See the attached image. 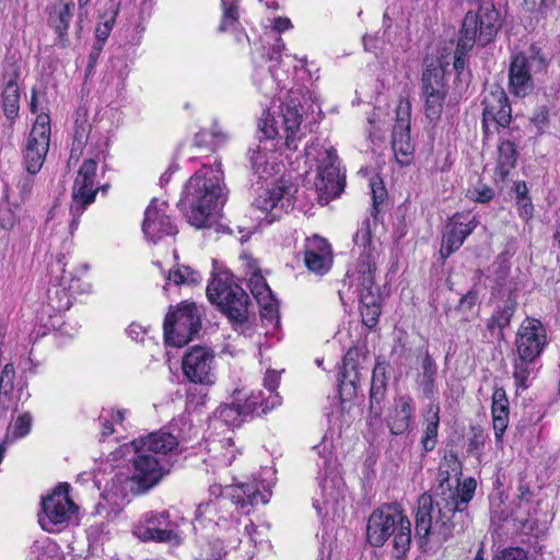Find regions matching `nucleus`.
<instances>
[{
  "mask_svg": "<svg viewBox=\"0 0 560 560\" xmlns=\"http://www.w3.org/2000/svg\"><path fill=\"white\" fill-rule=\"evenodd\" d=\"M462 464L455 454L445 456L440 467L439 486L434 498L423 493L418 499L416 512V535L427 540L431 534L438 533L444 539L456 529L454 518L463 517L468 503L476 491V480L467 478L460 485Z\"/></svg>",
  "mask_w": 560,
  "mask_h": 560,
  "instance_id": "f257e3e1",
  "label": "nucleus"
},
{
  "mask_svg": "<svg viewBox=\"0 0 560 560\" xmlns=\"http://www.w3.org/2000/svg\"><path fill=\"white\" fill-rule=\"evenodd\" d=\"M226 497L198 504L194 520L195 528H228L230 522L235 520L234 511L248 515L254 505L268 503L271 495L269 491H261L260 483L255 481L232 485L226 488Z\"/></svg>",
  "mask_w": 560,
  "mask_h": 560,
  "instance_id": "f03ea898",
  "label": "nucleus"
},
{
  "mask_svg": "<svg viewBox=\"0 0 560 560\" xmlns=\"http://www.w3.org/2000/svg\"><path fill=\"white\" fill-rule=\"evenodd\" d=\"M221 164L202 166L186 185L183 201L189 206L187 220L197 229L210 226L212 217L225 202Z\"/></svg>",
  "mask_w": 560,
  "mask_h": 560,
  "instance_id": "7ed1b4c3",
  "label": "nucleus"
},
{
  "mask_svg": "<svg viewBox=\"0 0 560 560\" xmlns=\"http://www.w3.org/2000/svg\"><path fill=\"white\" fill-rule=\"evenodd\" d=\"M393 537V555L406 556L411 545V523L401 506L396 503L382 504L368 520L366 538L371 546L381 547Z\"/></svg>",
  "mask_w": 560,
  "mask_h": 560,
  "instance_id": "20e7f679",
  "label": "nucleus"
},
{
  "mask_svg": "<svg viewBox=\"0 0 560 560\" xmlns=\"http://www.w3.org/2000/svg\"><path fill=\"white\" fill-rule=\"evenodd\" d=\"M354 244L362 248L357 270L360 280V304L361 306L381 305L378 287L374 283V272L380 259L381 243L372 238L371 222L365 219L353 236Z\"/></svg>",
  "mask_w": 560,
  "mask_h": 560,
  "instance_id": "39448f33",
  "label": "nucleus"
},
{
  "mask_svg": "<svg viewBox=\"0 0 560 560\" xmlns=\"http://www.w3.org/2000/svg\"><path fill=\"white\" fill-rule=\"evenodd\" d=\"M305 155L317 163L315 187L319 199L328 202L338 197L345 187V175L340 173L336 150L326 141L316 139L305 148Z\"/></svg>",
  "mask_w": 560,
  "mask_h": 560,
  "instance_id": "423d86ee",
  "label": "nucleus"
},
{
  "mask_svg": "<svg viewBox=\"0 0 560 560\" xmlns=\"http://www.w3.org/2000/svg\"><path fill=\"white\" fill-rule=\"evenodd\" d=\"M207 296L231 322L242 324L247 319L248 295L228 273L213 277L207 287Z\"/></svg>",
  "mask_w": 560,
  "mask_h": 560,
  "instance_id": "0eeeda50",
  "label": "nucleus"
},
{
  "mask_svg": "<svg viewBox=\"0 0 560 560\" xmlns=\"http://www.w3.org/2000/svg\"><path fill=\"white\" fill-rule=\"evenodd\" d=\"M499 27V12L493 4L487 2L477 12L468 11L459 32L460 48L472 49L475 44L486 46L493 40Z\"/></svg>",
  "mask_w": 560,
  "mask_h": 560,
  "instance_id": "6e6552de",
  "label": "nucleus"
},
{
  "mask_svg": "<svg viewBox=\"0 0 560 560\" xmlns=\"http://www.w3.org/2000/svg\"><path fill=\"white\" fill-rule=\"evenodd\" d=\"M201 325L200 315L194 303L183 304L167 313L164 320L165 342L183 347L198 332Z\"/></svg>",
  "mask_w": 560,
  "mask_h": 560,
  "instance_id": "1a4fd4ad",
  "label": "nucleus"
},
{
  "mask_svg": "<svg viewBox=\"0 0 560 560\" xmlns=\"http://www.w3.org/2000/svg\"><path fill=\"white\" fill-rule=\"evenodd\" d=\"M97 162L93 159L85 160L77 172L72 186V214L71 228L78 226L79 219L84 210L95 201L98 188L95 183Z\"/></svg>",
  "mask_w": 560,
  "mask_h": 560,
  "instance_id": "9d476101",
  "label": "nucleus"
},
{
  "mask_svg": "<svg viewBox=\"0 0 560 560\" xmlns=\"http://www.w3.org/2000/svg\"><path fill=\"white\" fill-rule=\"evenodd\" d=\"M50 144V118L38 114L23 148V165L28 173H38Z\"/></svg>",
  "mask_w": 560,
  "mask_h": 560,
  "instance_id": "9b49d317",
  "label": "nucleus"
},
{
  "mask_svg": "<svg viewBox=\"0 0 560 560\" xmlns=\"http://www.w3.org/2000/svg\"><path fill=\"white\" fill-rule=\"evenodd\" d=\"M482 127L485 133H493L511 122V107L504 90L498 84H487L482 96Z\"/></svg>",
  "mask_w": 560,
  "mask_h": 560,
  "instance_id": "f8f14e48",
  "label": "nucleus"
},
{
  "mask_svg": "<svg viewBox=\"0 0 560 560\" xmlns=\"http://www.w3.org/2000/svg\"><path fill=\"white\" fill-rule=\"evenodd\" d=\"M43 515H39V524L47 532H55L56 526L67 523L77 510L69 498V485L57 486L54 491L43 499Z\"/></svg>",
  "mask_w": 560,
  "mask_h": 560,
  "instance_id": "ddd939ff",
  "label": "nucleus"
},
{
  "mask_svg": "<svg viewBox=\"0 0 560 560\" xmlns=\"http://www.w3.org/2000/svg\"><path fill=\"white\" fill-rule=\"evenodd\" d=\"M264 118L259 124V130L267 139H273L280 133L278 124L281 122V128L284 132L285 147L289 150L295 151L298 149V142L300 138L298 132L302 122V115L295 105H285L282 109L279 119L270 116L269 113L264 114Z\"/></svg>",
  "mask_w": 560,
  "mask_h": 560,
  "instance_id": "4468645a",
  "label": "nucleus"
},
{
  "mask_svg": "<svg viewBox=\"0 0 560 560\" xmlns=\"http://www.w3.org/2000/svg\"><path fill=\"white\" fill-rule=\"evenodd\" d=\"M544 67V58L541 56L526 57L518 54L512 57L509 67V90L518 97L528 95L534 89L532 72L534 68Z\"/></svg>",
  "mask_w": 560,
  "mask_h": 560,
  "instance_id": "2eb2a0df",
  "label": "nucleus"
},
{
  "mask_svg": "<svg viewBox=\"0 0 560 560\" xmlns=\"http://www.w3.org/2000/svg\"><path fill=\"white\" fill-rule=\"evenodd\" d=\"M214 353L208 347L195 346L183 358L185 376L196 384H212Z\"/></svg>",
  "mask_w": 560,
  "mask_h": 560,
  "instance_id": "dca6fc26",
  "label": "nucleus"
},
{
  "mask_svg": "<svg viewBox=\"0 0 560 560\" xmlns=\"http://www.w3.org/2000/svg\"><path fill=\"white\" fill-rule=\"evenodd\" d=\"M369 358L363 349L353 347L343 358L342 370L338 378L341 397L351 398L355 395L357 385L361 380L362 371L368 370Z\"/></svg>",
  "mask_w": 560,
  "mask_h": 560,
  "instance_id": "f3484780",
  "label": "nucleus"
},
{
  "mask_svg": "<svg viewBox=\"0 0 560 560\" xmlns=\"http://www.w3.org/2000/svg\"><path fill=\"white\" fill-rule=\"evenodd\" d=\"M411 105L408 100H399L396 108V122L393 130L392 145L400 164H408L413 152L410 138Z\"/></svg>",
  "mask_w": 560,
  "mask_h": 560,
  "instance_id": "a211bd4d",
  "label": "nucleus"
},
{
  "mask_svg": "<svg viewBox=\"0 0 560 560\" xmlns=\"http://www.w3.org/2000/svg\"><path fill=\"white\" fill-rule=\"evenodd\" d=\"M547 345V332L540 320L525 318L517 331L516 352L522 358L537 359Z\"/></svg>",
  "mask_w": 560,
  "mask_h": 560,
  "instance_id": "6ab92c4d",
  "label": "nucleus"
},
{
  "mask_svg": "<svg viewBox=\"0 0 560 560\" xmlns=\"http://www.w3.org/2000/svg\"><path fill=\"white\" fill-rule=\"evenodd\" d=\"M142 231L145 237L153 243L163 236H173L178 232L177 226L167 214L165 201L158 199L151 201L144 213Z\"/></svg>",
  "mask_w": 560,
  "mask_h": 560,
  "instance_id": "aec40b11",
  "label": "nucleus"
},
{
  "mask_svg": "<svg viewBox=\"0 0 560 560\" xmlns=\"http://www.w3.org/2000/svg\"><path fill=\"white\" fill-rule=\"evenodd\" d=\"M132 467L131 481L137 485L138 492H144L158 485L165 474L160 457L152 454L135 452Z\"/></svg>",
  "mask_w": 560,
  "mask_h": 560,
  "instance_id": "412c9836",
  "label": "nucleus"
},
{
  "mask_svg": "<svg viewBox=\"0 0 560 560\" xmlns=\"http://www.w3.org/2000/svg\"><path fill=\"white\" fill-rule=\"evenodd\" d=\"M476 226L477 222L470 213L454 214L445 226L440 249L442 257H448L457 250Z\"/></svg>",
  "mask_w": 560,
  "mask_h": 560,
  "instance_id": "4be33fe9",
  "label": "nucleus"
},
{
  "mask_svg": "<svg viewBox=\"0 0 560 560\" xmlns=\"http://www.w3.org/2000/svg\"><path fill=\"white\" fill-rule=\"evenodd\" d=\"M422 90L425 97V115L429 119H438L445 100V89L441 69H427L422 74Z\"/></svg>",
  "mask_w": 560,
  "mask_h": 560,
  "instance_id": "5701e85b",
  "label": "nucleus"
},
{
  "mask_svg": "<svg viewBox=\"0 0 560 560\" xmlns=\"http://www.w3.org/2000/svg\"><path fill=\"white\" fill-rule=\"evenodd\" d=\"M304 262L312 272L323 275L332 264L331 248L328 242L318 235L306 238L304 248Z\"/></svg>",
  "mask_w": 560,
  "mask_h": 560,
  "instance_id": "b1692460",
  "label": "nucleus"
},
{
  "mask_svg": "<svg viewBox=\"0 0 560 560\" xmlns=\"http://www.w3.org/2000/svg\"><path fill=\"white\" fill-rule=\"evenodd\" d=\"M254 205L266 215L264 220L268 223L278 220L283 212L290 207V199L285 197V188L277 186L271 189L264 190L255 200Z\"/></svg>",
  "mask_w": 560,
  "mask_h": 560,
  "instance_id": "393cba45",
  "label": "nucleus"
},
{
  "mask_svg": "<svg viewBox=\"0 0 560 560\" xmlns=\"http://www.w3.org/2000/svg\"><path fill=\"white\" fill-rule=\"evenodd\" d=\"M135 452L160 455L167 454L178 446V440L172 433L159 430L131 442Z\"/></svg>",
  "mask_w": 560,
  "mask_h": 560,
  "instance_id": "a878e982",
  "label": "nucleus"
},
{
  "mask_svg": "<svg viewBox=\"0 0 560 560\" xmlns=\"http://www.w3.org/2000/svg\"><path fill=\"white\" fill-rule=\"evenodd\" d=\"M257 399L250 395L243 405L235 401L221 405L214 413V423L221 422L229 428L240 427L247 416L257 410Z\"/></svg>",
  "mask_w": 560,
  "mask_h": 560,
  "instance_id": "bb28decb",
  "label": "nucleus"
},
{
  "mask_svg": "<svg viewBox=\"0 0 560 560\" xmlns=\"http://www.w3.org/2000/svg\"><path fill=\"white\" fill-rule=\"evenodd\" d=\"M386 364L384 362H376L372 373L371 388H370V413L380 419L383 415L386 398Z\"/></svg>",
  "mask_w": 560,
  "mask_h": 560,
  "instance_id": "cd10ccee",
  "label": "nucleus"
},
{
  "mask_svg": "<svg viewBox=\"0 0 560 560\" xmlns=\"http://www.w3.org/2000/svg\"><path fill=\"white\" fill-rule=\"evenodd\" d=\"M412 412L413 407L410 397L400 396L396 399L394 408L387 419L389 431L395 435L405 433L410 427Z\"/></svg>",
  "mask_w": 560,
  "mask_h": 560,
  "instance_id": "c85d7f7f",
  "label": "nucleus"
},
{
  "mask_svg": "<svg viewBox=\"0 0 560 560\" xmlns=\"http://www.w3.org/2000/svg\"><path fill=\"white\" fill-rule=\"evenodd\" d=\"M148 526H138L135 534L142 540H155L160 542L173 541L177 535L168 528L161 526L166 523L165 513L152 515L148 520Z\"/></svg>",
  "mask_w": 560,
  "mask_h": 560,
  "instance_id": "c756f323",
  "label": "nucleus"
},
{
  "mask_svg": "<svg viewBox=\"0 0 560 560\" xmlns=\"http://www.w3.org/2000/svg\"><path fill=\"white\" fill-rule=\"evenodd\" d=\"M18 77L19 72L14 70L12 78L9 79L2 91V108L9 120H14L20 112L21 93L16 83Z\"/></svg>",
  "mask_w": 560,
  "mask_h": 560,
  "instance_id": "7c9ffc66",
  "label": "nucleus"
},
{
  "mask_svg": "<svg viewBox=\"0 0 560 560\" xmlns=\"http://www.w3.org/2000/svg\"><path fill=\"white\" fill-rule=\"evenodd\" d=\"M440 406L430 404L425 413V428L421 440V444L425 452L432 451L438 442V430L440 424Z\"/></svg>",
  "mask_w": 560,
  "mask_h": 560,
  "instance_id": "2f4dec72",
  "label": "nucleus"
},
{
  "mask_svg": "<svg viewBox=\"0 0 560 560\" xmlns=\"http://www.w3.org/2000/svg\"><path fill=\"white\" fill-rule=\"evenodd\" d=\"M436 365L427 352L421 362V373L419 374V384L427 396L433 393L434 380L436 375Z\"/></svg>",
  "mask_w": 560,
  "mask_h": 560,
  "instance_id": "473e14b6",
  "label": "nucleus"
},
{
  "mask_svg": "<svg viewBox=\"0 0 560 560\" xmlns=\"http://www.w3.org/2000/svg\"><path fill=\"white\" fill-rule=\"evenodd\" d=\"M516 163V149L510 141H504L499 145L498 168L504 177L514 167Z\"/></svg>",
  "mask_w": 560,
  "mask_h": 560,
  "instance_id": "72a5a7b5",
  "label": "nucleus"
},
{
  "mask_svg": "<svg viewBox=\"0 0 560 560\" xmlns=\"http://www.w3.org/2000/svg\"><path fill=\"white\" fill-rule=\"evenodd\" d=\"M165 280L166 283L164 285V289H166V285H168L170 283H174L176 285L195 283L198 281V275L194 270H191L190 267L182 266L175 269H171Z\"/></svg>",
  "mask_w": 560,
  "mask_h": 560,
  "instance_id": "f704fd0d",
  "label": "nucleus"
},
{
  "mask_svg": "<svg viewBox=\"0 0 560 560\" xmlns=\"http://www.w3.org/2000/svg\"><path fill=\"white\" fill-rule=\"evenodd\" d=\"M515 313V303L508 302L503 307L499 308L495 314L492 315L488 323V328L493 330L498 328L501 332L505 327L510 325L511 318Z\"/></svg>",
  "mask_w": 560,
  "mask_h": 560,
  "instance_id": "c9c22d12",
  "label": "nucleus"
},
{
  "mask_svg": "<svg viewBox=\"0 0 560 560\" xmlns=\"http://www.w3.org/2000/svg\"><path fill=\"white\" fill-rule=\"evenodd\" d=\"M536 359H527V358L525 359L517 354V358L514 360L513 376H514V380L518 387H523V388L527 387L526 381L528 380V377L533 371L532 363Z\"/></svg>",
  "mask_w": 560,
  "mask_h": 560,
  "instance_id": "e433bc0d",
  "label": "nucleus"
},
{
  "mask_svg": "<svg viewBox=\"0 0 560 560\" xmlns=\"http://www.w3.org/2000/svg\"><path fill=\"white\" fill-rule=\"evenodd\" d=\"M252 164L255 173L261 178L272 176L277 172L276 167H278L277 163L269 162L266 154L261 152L253 155Z\"/></svg>",
  "mask_w": 560,
  "mask_h": 560,
  "instance_id": "4c0bfd02",
  "label": "nucleus"
},
{
  "mask_svg": "<svg viewBox=\"0 0 560 560\" xmlns=\"http://www.w3.org/2000/svg\"><path fill=\"white\" fill-rule=\"evenodd\" d=\"M73 5L68 3H62L58 7V12L56 18H51V23L56 32L62 36L67 33L69 28L70 19L72 16L71 9Z\"/></svg>",
  "mask_w": 560,
  "mask_h": 560,
  "instance_id": "58836bf2",
  "label": "nucleus"
},
{
  "mask_svg": "<svg viewBox=\"0 0 560 560\" xmlns=\"http://www.w3.org/2000/svg\"><path fill=\"white\" fill-rule=\"evenodd\" d=\"M253 395L258 397L257 410L254 413H266L267 411L281 405V397L278 393L261 390L257 395Z\"/></svg>",
  "mask_w": 560,
  "mask_h": 560,
  "instance_id": "ea45409f",
  "label": "nucleus"
},
{
  "mask_svg": "<svg viewBox=\"0 0 560 560\" xmlns=\"http://www.w3.org/2000/svg\"><path fill=\"white\" fill-rule=\"evenodd\" d=\"M225 139L222 131L214 130L212 133L200 131L195 135L194 144L198 148H212Z\"/></svg>",
  "mask_w": 560,
  "mask_h": 560,
  "instance_id": "a19ab883",
  "label": "nucleus"
},
{
  "mask_svg": "<svg viewBox=\"0 0 560 560\" xmlns=\"http://www.w3.org/2000/svg\"><path fill=\"white\" fill-rule=\"evenodd\" d=\"M492 416L509 417V400L505 390L497 387L492 394Z\"/></svg>",
  "mask_w": 560,
  "mask_h": 560,
  "instance_id": "79ce46f5",
  "label": "nucleus"
},
{
  "mask_svg": "<svg viewBox=\"0 0 560 560\" xmlns=\"http://www.w3.org/2000/svg\"><path fill=\"white\" fill-rule=\"evenodd\" d=\"M33 418L30 412L19 416L12 427L11 435L13 440L26 436L32 429Z\"/></svg>",
  "mask_w": 560,
  "mask_h": 560,
  "instance_id": "37998d69",
  "label": "nucleus"
},
{
  "mask_svg": "<svg viewBox=\"0 0 560 560\" xmlns=\"http://www.w3.org/2000/svg\"><path fill=\"white\" fill-rule=\"evenodd\" d=\"M223 8V19L219 30L225 31L230 25L237 21V7L236 0H221Z\"/></svg>",
  "mask_w": 560,
  "mask_h": 560,
  "instance_id": "c03bdc74",
  "label": "nucleus"
},
{
  "mask_svg": "<svg viewBox=\"0 0 560 560\" xmlns=\"http://www.w3.org/2000/svg\"><path fill=\"white\" fill-rule=\"evenodd\" d=\"M467 197L472 201L487 203L494 197V191L487 185L478 184L467 190Z\"/></svg>",
  "mask_w": 560,
  "mask_h": 560,
  "instance_id": "a18cd8bd",
  "label": "nucleus"
},
{
  "mask_svg": "<svg viewBox=\"0 0 560 560\" xmlns=\"http://www.w3.org/2000/svg\"><path fill=\"white\" fill-rule=\"evenodd\" d=\"M15 370L12 363H7L0 373V394L8 395L14 385Z\"/></svg>",
  "mask_w": 560,
  "mask_h": 560,
  "instance_id": "49530a36",
  "label": "nucleus"
},
{
  "mask_svg": "<svg viewBox=\"0 0 560 560\" xmlns=\"http://www.w3.org/2000/svg\"><path fill=\"white\" fill-rule=\"evenodd\" d=\"M476 301H477V292L475 290H469L459 300V303L457 305V311L460 312L467 320L469 319L470 315L474 314Z\"/></svg>",
  "mask_w": 560,
  "mask_h": 560,
  "instance_id": "de8ad7c7",
  "label": "nucleus"
},
{
  "mask_svg": "<svg viewBox=\"0 0 560 560\" xmlns=\"http://www.w3.org/2000/svg\"><path fill=\"white\" fill-rule=\"evenodd\" d=\"M360 312L362 316V323L366 327L373 328L377 325L378 317L381 315V305L360 306Z\"/></svg>",
  "mask_w": 560,
  "mask_h": 560,
  "instance_id": "09e8293b",
  "label": "nucleus"
},
{
  "mask_svg": "<svg viewBox=\"0 0 560 560\" xmlns=\"http://www.w3.org/2000/svg\"><path fill=\"white\" fill-rule=\"evenodd\" d=\"M492 560H528L527 551L518 547L504 548Z\"/></svg>",
  "mask_w": 560,
  "mask_h": 560,
  "instance_id": "8fccbe9b",
  "label": "nucleus"
},
{
  "mask_svg": "<svg viewBox=\"0 0 560 560\" xmlns=\"http://www.w3.org/2000/svg\"><path fill=\"white\" fill-rule=\"evenodd\" d=\"M37 173H28L22 175L19 179L16 187L22 199H26L31 196L34 186V175Z\"/></svg>",
  "mask_w": 560,
  "mask_h": 560,
  "instance_id": "3c124183",
  "label": "nucleus"
},
{
  "mask_svg": "<svg viewBox=\"0 0 560 560\" xmlns=\"http://www.w3.org/2000/svg\"><path fill=\"white\" fill-rule=\"evenodd\" d=\"M88 135L84 127L77 128L74 132V139L71 149V159L79 155L86 142Z\"/></svg>",
  "mask_w": 560,
  "mask_h": 560,
  "instance_id": "603ef678",
  "label": "nucleus"
},
{
  "mask_svg": "<svg viewBox=\"0 0 560 560\" xmlns=\"http://www.w3.org/2000/svg\"><path fill=\"white\" fill-rule=\"evenodd\" d=\"M371 189H372V198H373V206L374 209H376V206L381 202H383L386 190L382 185V182L378 179H372L371 180Z\"/></svg>",
  "mask_w": 560,
  "mask_h": 560,
  "instance_id": "864d4df0",
  "label": "nucleus"
},
{
  "mask_svg": "<svg viewBox=\"0 0 560 560\" xmlns=\"http://www.w3.org/2000/svg\"><path fill=\"white\" fill-rule=\"evenodd\" d=\"M280 384V374L277 371H268L264 378V387L266 392L277 393V388Z\"/></svg>",
  "mask_w": 560,
  "mask_h": 560,
  "instance_id": "5fc2aeb1",
  "label": "nucleus"
},
{
  "mask_svg": "<svg viewBox=\"0 0 560 560\" xmlns=\"http://www.w3.org/2000/svg\"><path fill=\"white\" fill-rule=\"evenodd\" d=\"M492 422L495 438L497 440H500L508 428L509 417L492 416Z\"/></svg>",
  "mask_w": 560,
  "mask_h": 560,
  "instance_id": "6e6d98bb",
  "label": "nucleus"
},
{
  "mask_svg": "<svg viewBox=\"0 0 560 560\" xmlns=\"http://www.w3.org/2000/svg\"><path fill=\"white\" fill-rule=\"evenodd\" d=\"M471 49H462L460 39H458L455 56H454V68L457 72H462L465 69L466 61L465 57Z\"/></svg>",
  "mask_w": 560,
  "mask_h": 560,
  "instance_id": "4d7b16f0",
  "label": "nucleus"
},
{
  "mask_svg": "<svg viewBox=\"0 0 560 560\" xmlns=\"http://www.w3.org/2000/svg\"><path fill=\"white\" fill-rule=\"evenodd\" d=\"M112 32V26L101 25L98 24L95 30V44L104 47L106 39L108 38Z\"/></svg>",
  "mask_w": 560,
  "mask_h": 560,
  "instance_id": "13d9d810",
  "label": "nucleus"
},
{
  "mask_svg": "<svg viewBox=\"0 0 560 560\" xmlns=\"http://www.w3.org/2000/svg\"><path fill=\"white\" fill-rule=\"evenodd\" d=\"M102 50H103V46L96 45L94 43L92 50L89 55V63L86 67L88 72H91L94 69Z\"/></svg>",
  "mask_w": 560,
  "mask_h": 560,
  "instance_id": "bf43d9fd",
  "label": "nucleus"
},
{
  "mask_svg": "<svg viewBox=\"0 0 560 560\" xmlns=\"http://www.w3.org/2000/svg\"><path fill=\"white\" fill-rule=\"evenodd\" d=\"M0 224L3 229H11L15 224V219L11 215L10 210L0 211Z\"/></svg>",
  "mask_w": 560,
  "mask_h": 560,
  "instance_id": "052dcab7",
  "label": "nucleus"
},
{
  "mask_svg": "<svg viewBox=\"0 0 560 560\" xmlns=\"http://www.w3.org/2000/svg\"><path fill=\"white\" fill-rule=\"evenodd\" d=\"M292 27L291 21L288 18H277L273 22V28L280 33Z\"/></svg>",
  "mask_w": 560,
  "mask_h": 560,
  "instance_id": "680f3d73",
  "label": "nucleus"
},
{
  "mask_svg": "<svg viewBox=\"0 0 560 560\" xmlns=\"http://www.w3.org/2000/svg\"><path fill=\"white\" fill-rule=\"evenodd\" d=\"M284 49V43L281 37H278L276 44L272 47V52L270 55L271 60H279L281 51Z\"/></svg>",
  "mask_w": 560,
  "mask_h": 560,
  "instance_id": "e2e57ef3",
  "label": "nucleus"
},
{
  "mask_svg": "<svg viewBox=\"0 0 560 560\" xmlns=\"http://www.w3.org/2000/svg\"><path fill=\"white\" fill-rule=\"evenodd\" d=\"M229 487L230 486L222 488L220 485H213L209 488V493L211 497H214V499H220L228 495L226 488Z\"/></svg>",
  "mask_w": 560,
  "mask_h": 560,
  "instance_id": "0e129e2a",
  "label": "nucleus"
},
{
  "mask_svg": "<svg viewBox=\"0 0 560 560\" xmlns=\"http://www.w3.org/2000/svg\"><path fill=\"white\" fill-rule=\"evenodd\" d=\"M523 4L527 11H536L545 4V0H524Z\"/></svg>",
  "mask_w": 560,
  "mask_h": 560,
  "instance_id": "69168bd1",
  "label": "nucleus"
},
{
  "mask_svg": "<svg viewBox=\"0 0 560 560\" xmlns=\"http://www.w3.org/2000/svg\"><path fill=\"white\" fill-rule=\"evenodd\" d=\"M482 444V435L480 433H475L474 438L470 440L469 447L470 450H478Z\"/></svg>",
  "mask_w": 560,
  "mask_h": 560,
  "instance_id": "338daca9",
  "label": "nucleus"
},
{
  "mask_svg": "<svg viewBox=\"0 0 560 560\" xmlns=\"http://www.w3.org/2000/svg\"><path fill=\"white\" fill-rule=\"evenodd\" d=\"M37 105H38L37 92L35 89H32L31 101H30V110L33 114L37 113Z\"/></svg>",
  "mask_w": 560,
  "mask_h": 560,
  "instance_id": "774afa93",
  "label": "nucleus"
}]
</instances>
